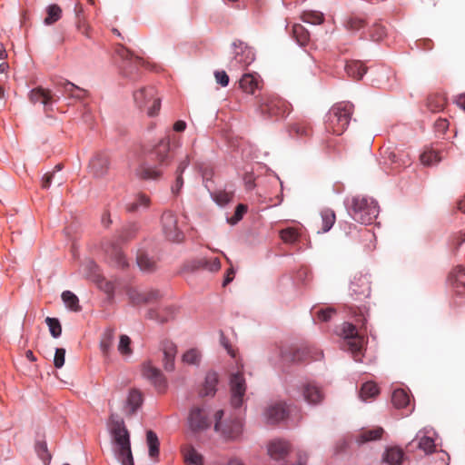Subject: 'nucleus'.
<instances>
[{
  "instance_id": "37998d69",
  "label": "nucleus",
  "mask_w": 465,
  "mask_h": 465,
  "mask_svg": "<svg viewBox=\"0 0 465 465\" xmlns=\"http://www.w3.org/2000/svg\"><path fill=\"white\" fill-rule=\"evenodd\" d=\"M420 162L423 165H432L438 163L441 157L440 156L438 149L427 148L420 156Z\"/></svg>"
},
{
  "instance_id": "5fc2aeb1",
  "label": "nucleus",
  "mask_w": 465,
  "mask_h": 465,
  "mask_svg": "<svg viewBox=\"0 0 465 465\" xmlns=\"http://www.w3.org/2000/svg\"><path fill=\"white\" fill-rule=\"evenodd\" d=\"M35 450L39 459L47 465L51 460V454L47 449L46 441L37 440L35 445Z\"/></svg>"
},
{
  "instance_id": "bb28decb",
  "label": "nucleus",
  "mask_w": 465,
  "mask_h": 465,
  "mask_svg": "<svg viewBox=\"0 0 465 465\" xmlns=\"http://www.w3.org/2000/svg\"><path fill=\"white\" fill-rule=\"evenodd\" d=\"M151 205V198L144 193H135L132 200L125 205V210L128 213H136L139 211L147 210Z\"/></svg>"
},
{
  "instance_id": "4c0bfd02",
  "label": "nucleus",
  "mask_w": 465,
  "mask_h": 465,
  "mask_svg": "<svg viewBox=\"0 0 465 465\" xmlns=\"http://www.w3.org/2000/svg\"><path fill=\"white\" fill-rule=\"evenodd\" d=\"M391 402L397 409L406 408L410 404V396L403 389H396L392 392Z\"/></svg>"
},
{
  "instance_id": "cd10ccee",
  "label": "nucleus",
  "mask_w": 465,
  "mask_h": 465,
  "mask_svg": "<svg viewBox=\"0 0 465 465\" xmlns=\"http://www.w3.org/2000/svg\"><path fill=\"white\" fill-rule=\"evenodd\" d=\"M162 350L163 354V368L167 371H173L175 366L174 361L177 353V347L173 341H164L162 343Z\"/></svg>"
},
{
  "instance_id": "dca6fc26",
  "label": "nucleus",
  "mask_w": 465,
  "mask_h": 465,
  "mask_svg": "<svg viewBox=\"0 0 465 465\" xmlns=\"http://www.w3.org/2000/svg\"><path fill=\"white\" fill-rule=\"evenodd\" d=\"M371 294V285L366 276H355L350 284V295L356 302H363Z\"/></svg>"
},
{
  "instance_id": "9d476101",
  "label": "nucleus",
  "mask_w": 465,
  "mask_h": 465,
  "mask_svg": "<svg viewBox=\"0 0 465 465\" xmlns=\"http://www.w3.org/2000/svg\"><path fill=\"white\" fill-rule=\"evenodd\" d=\"M133 97L136 106L141 110H146L149 116L158 114L161 109V98L154 86L141 87L134 92Z\"/></svg>"
},
{
  "instance_id": "aec40b11",
  "label": "nucleus",
  "mask_w": 465,
  "mask_h": 465,
  "mask_svg": "<svg viewBox=\"0 0 465 465\" xmlns=\"http://www.w3.org/2000/svg\"><path fill=\"white\" fill-rule=\"evenodd\" d=\"M189 425L193 431H200L209 428L211 420L206 410L201 407H193L190 411Z\"/></svg>"
},
{
  "instance_id": "58836bf2",
  "label": "nucleus",
  "mask_w": 465,
  "mask_h": 465,
  "mask_svg": "<svg viewBox=\"0 0 465 465\" xmlns=\"http://www.w3.org/2000/svg\"><path fill=\"white\" fill-rule=\"evenodd\" d=\"M302 235L301 228L287 227L280 231V237L285 243H295Z\"/></svg>"
},
{
  "instance_id": "0eeeda50",
  "label": "nucleus",
  "mask_w": 465,
  "mask_h": 465,
  "mask_svg": "<svg viewBox=\"0 0 465 465\" xmlns=\"http://www.w3.org/2000/svg\"><path fill=\"white\" fill-rule=\"evenodd\" d=\"M342 337V348L349 351L356 361H361L362 351L366 344L365 337L359 332L356 326L350 322H344L340 331Z\"/></svg>"
},
{
  "instance_id": "864d4df0",
  "label": "nucleus",
  "mask_w": 465,
  "mask_h": 465,
  "mask_svg": "<svg viewBox=\"0 0 465 465\" xmlns=\"http://www.w3.org/2000/svg\"><path fill=\"white\" fill-rule=\"evenodd\" d=\"M321 217L322 223V231L323 232H327L328 231L331 230V228L333 226L335 223V213L331 209H323L321 212Z\"/></svg>"
},
{
  "instance_id": "6e6552de",
  "label": "nucleus",
  "mask_w": 465,
  "mask_h": 465,
  "mask_svg": "<svg viewBox=\"0 0 465 465\" xmlns=\"http://www.w3.org/2000/svg\"><path fill=\"white\" fill-rule=\"evenodd\" d=\"M323 352L316 347L291 346L279 348V360L287 363H301L307 361H319L322 359Z\"/></svg>"
},
{
  "instance_id": "f704fd0d",
  "label": "nucleus",
  "mask_w": 465,
  "mask_h": 465,
  "mask_svg": "<svg viewBox=\"0 0 465 465\" xmlns=\"http://www.w3.org/2000/svg\"><path fill=\"white\" fill-rule=\"evenodd\" d=\"M218 384V375L216 372L210 371L205 376V381L203 389L200 391L202 397L213 396L216 392V386Z\"/></svg>"
},
{
  "instance_id": "13d9d810",
  "label": "nucleus",
  "mask_w": 465,
  "mask_h": 465,
  "mask_svg": "<svg viewBox=\"0 0 465 465\" xmlns=\"http://www.w3.org/2000/svg\"><path fill=\"white\" fill-rule=\"evenodd\" d=\"M183 361L190 365H199L201 353L197 349H190L183 355Z\"/></svg>"
},
{
  "instance_id": "774afa93",
  "label": "nucleus",
  "mask_w": 465,
  "mask_h": 465,
  "mask_svg": "<svg viewBox=\"0 0 465 465\" xmlns=\"http://www.w3.org/2000/svg\"><path fill=\"white\" fill-rule=\"evenodd\" d=\"M214 76L216 82L221 84L223 87H226L229 84V76L225 71H215Z\"/></svg>"
},
{
  "instance_id": "052dcab7",
  "label": "nucleus",
  "mask_w": 465,
  "mask_h": 465,
  "mask_svg": "<svg viewBox=\"0 0 465 465\" xmlns=\"http://www.w3.org/2000/svg\"><path fill=\"white\" fill-rule=\"evenodd\" d=\"M291 37L300 46H305L310 42L309 31H290Z\"/></svg>"
},
{
  "instance_id": "f3484780",
  "label": "nucleus",
  "mask_w": 465,
  "mask_h": 465,
  "mask_svg": "<svg viewBox=\"0 0 465 465\" xmlns=\"http://www.w3.org/2000/svg\"><path fill=\"white\" fill-rule=\"evenodd\" d=\"M110 167V157L106 152H98L93 155L89 162V172L95 177L104 176Z\"/></svg>"
},
{
  "instance_id": "603ef678",
  "label": "nucleus",
  "mask_w": 465,
  "mask_h": 465,
  "mask_svg": "<svg viewBox=\"0 0 465 465\" xmlns=\"http://www.w3.org/2000/svg\"><path fill=\"white\" fill-rule=\"evenodd\" d=\"M93 280L96 282L99 289H101L106 294H108L109 296L114 295L115 284L113 282L106 280L104 276L100 275L99 273L94 274Z\"/></svg>"
},
{
  "instance_id": "a18cd8bd",
  "label": "nucleus",
  "mask_w": 465,
  "mask_h": 465,
  "mask_svg": "<svg viewBox=\"0 0 465 465\" xmlns=\"http://www.w3.org/2000/svg\"><path fill=\"white\" fill-rule=\"evenodd\" d=\"M388 159L391 163L396 164L397 168L407 167L411 164V158L408 153L398 155L395 152H386Z\"/></svg>"
},
{
  "instance_id": "2f4dec72",
  "label": "nucleus",
  "mask_w": 465,
  "mask_h": 465,
  "mask_svg": "<svg viewBox=\"0 0 465 465\" xmlns=\"http://www.w3.org/2000/svg\"><path fill=\"white\" fill-rule=\"evenodd\" d=\"M181 452L185 463L191 465H203V457L194 449L193 445H184Z\"/></svg>"
},
{
  "instance_id": "c03bdc74",
  "label": "nucleus",
  "mask_w": 465,
  "mask_h": 465,
  "mask_svg": "<svg viewBox=\"0 0 465 465\" xmlns=\"http://www.w3.org/2000/svg\"><path fill=\"white\" fill-rule=\"evenodd\" d=\"M146 441L149 449V456L152 459L158 458L160 442L155 432L148 430L146 432Z\"/></svg>"
},
{
  "instance_id": "09e8293b",
  "label": "nucleus",
  "mask_w": 465,
  "mask_h": 465,
  "mask_svg": "<svg viewBox=\"0 0 465 465\" xmlns=\"http://www.w3.org/2000/svg\"><path fill=\"white\" fill-rule=\"evenodd\" d=\"M62 300L69 310L73 312L81 311V306L79 305V299L74 292L70 291L63 292Z\"/></svg>"
},
{
  "instance_id": "f8f14e48",
  "label": "nucleus",
  "mask_w": 465,
  "mask_h": 465,
  "mask_svg": "<svg viewBox=\"0 0 465 465\" xmlns=\"http://www.w3.org/2000/svg\"><path fill=\"white\" fill-rule=\"evenodd\" d=\"M163 232L167 240L179 242L183 240V232L178 224L177 215L170 210L164 211L161 217Z\"/></svg>"
},
{
  "instance_id": "1a4fd4ad",
  "label": "nucleus",
  "mask_w": 465,
  "mask_h": 465,
  "mask_svg": "<svg viewBox=\"0 0 465 465\" xmlns=\"http://www.w3.org/2000/svg\"><path fill=\"white\" fill-rule=\"evenodd\" d=\"M267 451L269 456L281 462V465H305L307 462L308 456L305 452L299 450L297 455V463H293L289 460L291 454L290 443L281 439H274L271 440L267 445Z\"/></svg>"
},
{
  "instance_id": "7ed1b4c3",
  "label": "nucleus",
  "mask_w": 465,
  "mask_h": 465,
  "mask_svg": "<svg viewBox=\"0 0 465 465\" xmlns=\"http://www.w3.org/2000/svg\"><path fill=\"white\" fill-rule=\"evenodd\" d=\"M348 214L357 223L371 224L378 217L380 207L376 200L366 195H353L344 200Z\"/></svg>"
},
{
  "instance_id": "a211bd4d",
  "label": "nucleus",
  "mask_w": 465,
  "mask_h": 465,
  "mask_svg": "<svg viewBox=\"0 0 465 465\" xmlns=\"http://www.w3.org/2000/svg\"><path fill=\"white\" fill-rule=\"evenodd\" d=\"M56 89L64 97L84 101L89 95L87 90L83 89L67 80H60L55 84Z\"/></svg>"
},
{
  "instance_id": "39448f33",
  "label": "nucleus",
  "mask_w": 465,
  "mask_h": 465,
  "mask_svg": "<svg viewBox=\"0 0 465 465\" xmlns=\"http://www.w3.org/2000/svg\"><path fill=\"white\" fill-rule=\"evenodd\" d=\"M256 112L266 120L279 121L291 113V104L275 94L264 93L257 98Z\"/></svg>"
},
{
  "instance_id": "2eb2a0df",
  "label": "nucleus",
  "mask_w": 465,
  "mask_h": 465,
  "mask_svg": "<svg viewBox=\"0 0 465 465\" xmlns=\"http://www.w3.org/2000/svg\"><path fill=\"white\" fill-rule=\"evenodd\" d=\"M126 293L130 302L135 306L151 303L161 298L160 292L154 289L140 291L137 288L130 287Z\"/></svg>"
},
{
  "instance_id": "a19ab883",
  "label": "nucleus",
  "mask_w": 465,
  "mask_h": 465,
  "mask_svg": "<svg viewBox=\"0 0 465 465\" xmlns=\"http://www.w3.org/2000/svg\"><path fill=\"white\" fill-rule=\"evenodd\" d=\"M139 225L135 223H131L124 225L119 232V241L121 242H127L137 235Z\"/></svg>"
},
{
  "instance_id": "de8ad7c7",
  "label": "nucleus",
  "mask_w": 465,
  "mask_h": 465,
  "mask_svg": "<svg viewBox=\"0 0 465 465\" xmlns=\"http://www.w3.org/2000/svg\"><path fill=\"white\" fill-rule=\"evenodd\" d=\"M446 105V99L441 94H433L429 96L427 101V107L433 113L440 112Z\"/></svg>"
},
{
  "instance_id": "393cba45",
  "label": "nucleus",
  "mask_w": 465,
  "mask_h": 465,
  "mask_svg": "<svg viewBox=\"0 0 465 465\" xmlns=\"http://www.w3.org/2000/svg\"><path fill=\"white\" fill-rule=\"evenodd\" d=\"M177 309L174 306H164L157 309H150L147 318L160 323L167 322L174 319Z\"/></svg>"
},
{
  "instance_id": "c85d7f7f",
  "label": "nucleus",
  "mask_w": 465,
  "mask_h": 465,
  "mask_svg": "<svg viewBox=\"0 0 465 465\" xmlns=\"http://www.w3.org/2000/svg\"><path fill=\"white\" fill-rule=\"evenodd\" d=\"M312 133V124L307 121H299L290 125L289 134L292 137L305 138Z\"/></svg>"
},
{
  "instance_id": "8fccbe9b",
  "label": "nucleus",
  "mask_w": 465,
  "mask_h": 465,
  "mask_svg": "<svg viewBox=\"0 0 465 465\" xmlns=\"http://www.w3.org/2000/svg\"><path fill=\"white\" fill-rule=\"evenodd\" d=\"M379 394V388L375 382L367 381L363 383L360 391V397L362 401L372 399Z\"/></svg>"
},
{
  "instance_id": "3c124183",
  "label": "nucleus",
  "mask_w": 465,
  "mask_h": 465,
  "mask_svg": "<svg viewBox=\"0 0 465 465\" xmlns=\"http://www.w3.org/2000/svg\"><path fill=\"white\" fill-rule=\"evenodd\" d=\"M348 26L350 27V29H361L366 26L381 27V29H384L386 27V25L377 23H373L371 25L369 21L361 17L353 16L348 20Z\"/></svg>"
},
{
  "instance_id": "a878e982",
  "label": "nucleus",
  "mask_w": 465,
  "mask_h": 465,
  "mask_svg": "<svg viewBox=\"0 0 465 465\" xmlns=\"http://www.w3.org/2000/svg\"><path fill=\"white\" fill-rule=\"evenodd\" d=\"M104 252L110 261L118 268L124 269L128 266V262L124 255L118 243L111 242L104 247Z\"/></svg>"
},
{
  "instance_id": "4468645a",
  "label": "nucleus",
  "mask_w": 465,
  "mask_h": 465,
  "mask_svg": "<svg viewBox=\"0 0 465 465\" xmlns=\"http://www.w3.org/2000/svg\"><path fill=\"white\" fill-rule=\"evenodd\" d=\"M143 376L150 381L159 393H164L167 390V381L159 369L146 362L142 368Z\"/></svg>"
},
{
  "instance_id": "49530a36",
  "label": "nucleus",
  "mask_w": 465,
  "mask_h": 465,
  "mask_svg": "<svg viewBox=\"0 0 465 465\" xmlns=\"http://www.w3.org/2000/svg\"><path fill=\"white\" fill-rule=\"evenodd\" d=\"M213 200L220 206L228 204L233 197V192L226 190L209 191Z\"/></svg>"
},
{
  "instance_id": "e2e57ef3",
  "label": "nucleus",
  "mask_w": 465,
  "mask_h": 465,
  "mask_svg": "<svg viewBox=\"0 0 465 465\" xmlns=\"http://www.w3.org/2000/svg\"><path fill=\"white\" fill-rule=\"evenodd\" d=\"M118 351L122 355H130L132 353L131 339L127 335H121L118 345Z\"/></svg>"
},
{
  "instance_id": "338daca9",
  "label": "nucleus",
  "mask_w": 465,
  "mask_h": 465,
  "mask_svg": "<svg viewBox=\"0 0 465 465\" xmlns=\"http://www.w3.org/2000/svg\"><path fill=\"white\" fill-rule=\"evenodd\" d=\"M65 350L57 348L54 353V365L55 368L60 369L64 364Z\"/></svg>"
},
{
  "instance_id": "9b49d317",
  "label": "nucleus",
  "mask_w": 465,
  "mask_h": 465,
  "mask_svg": "<svg viewBox=\"0 0 465 465\" xmlns=\"http://www.w3.org/2000/svg\"><path fill=\"white\" fill-rule=\"evenodd\" d=\"M233 57L230 62V67L241 70L248 67L255 60V54L252 47L241 40L232 44Z\"/></svg>"
},
{
  "instance_id": "6ab92c4d",
  "label": "nucleus",
  "mask_w": 465,
  "mask_h": 465,
  "mask_svg": "<svg viewBox=\"0 0 465 465\" xmlns=\"http://www.w3.org/2000/svg\"><path fill=\"white\" fill-rule=\"evenodd\" d=\"M214 417H215L214 430L216 431H221L225 438L234 440L242 434V422L240 419H235L229 427L222 430L221 420L223 417V411L220 410V411H216Z\"/></svg>"
},
{
  "instance_id": "f257e3e1",
  "label": "nucleus",
  "mask_w": 465,
  "mask_h": 465,
  "mask_svg": "<svg viewBox=\"0 0 465 465\" xmlns=\"http://www.w3.org/2000/svg\"><path fill=\"white\" fill-rule=\"evenodd\" d=\"M113 57L117 64L120 74L129 82L142 79L143 71L158 72L162 66L141 55L134 54L123 44L116 43L113 51Z\"/></svg>"
},
{
  "instance_id": "0e129e2a",
  "label": "nucleus",
  "mask_w": 465,
  "mask_h": 465,
  "mask_svg": "<svg viewBox=\"0 0 465 465\" xmlns=\"http://www.w3.org/2000/svg\"><path fill=\"white\" fill-rule=\"evenodd\" d=\"M202 265L204 269H206L210 272H217L221 268V261L217 257L211 258V259H204L202 261Z\"/></svg>"
},
{
  "instance_id": "ea45409f",
  "label": "nucleus",
  "mask_w": 465,
  "mask_h": 465,
  "mask_svg": "<svg viewBox=\"0 0 465 465\" xmlns=\"http://www.w3.org/2000/svg\"><path fill=\"white\" fill-rule=\"evenodd\" d=\"M114 330L106 329L100 341V350L105 358H108L114 343Z\"/></svg>"
},
{
  "instance_id": "5701e85b",
  "label": "nucleus",
  "mask_w": 465,
  "mask_h": 465,
  "mask_svg": "<svg viewBox=\"0 0 465 465\" xmlns=\"http://www.w3.org/2000/svg\"><path fill=\"white\" fill-rule=\"evenodd\" d=\"M262 79L257 73L244 74L240 80L241 89L250 94H255L256 91L262 88Z\"/></svg>"
},
{
  "instance_id": "e433bc0d",
  "label": "nucleus",
  "mask_w": 465,
  "mask_h": 465,
  "mask_svg": "<svg viewBox=\"0 0 465 465\" xmlns=\"http://www.w3.org/2000/svg\"><path fill=\"white\" fill-rule=\"evenodd\" d=\"M143 403V395L140 391L133 389L127 398V408L130 415L136 412Z\"/></svg>"
},
{
  "instance_id": "7c9ffc66",
  "label": "nucleus",
  "mask_w": 465,
  "mask_h": 465,
  "mask_svg": "<svg viewBox=\"0 0 465 465\" xmlns=\"http://www.w3.org/2000/svg\"><path fill=\"white\" fill-rule=\"evenodd\" d=\"M368 311L369 307L366 304H353L350 307V314L356 323L360 325L361 329L366 330Z\"/></svg>"
},
{
  "instance_id": "6e6d98bb",
  "label": "nucleus",
  "mask_w": 465,
  "mask_h": 465,
  "mask_svg": "<svg viewBox=\"0 0 465 465\" xmlns=\"http://www.w3.org/2000/svg\"><path fill=\"white\" fill-rule=\"evenodd\" d=\"M137 264L142 271L146 272H150L155 268V262L143 252L138 253Z\"/></svg>"
},
{
  "instance_id": "473e14b6",
  "label": "nucleus",
  "mask_w": 465,
  "mask_h": 465,
  "mask_svg": "<svg viewBox=\"0 0 465 465\" xmlns=\"http://www.w3.org/2000/svg\"><path fill=\"white\" fill-rule=\"evenodd\" d=\"M403 457L404 452L401 448L390 447L383 453L382 460L388 465H401Z\"/></svg>"
},
{
  "instance_id": "4d7b16f0",
  "label": "nucleus",
  "mask_w": 465,
  "mask_h": 465,
  "mask_svg": "<svg viewBox=\"0 0 465 465\" xmlns=\"http://www.w3.org/2000/svg\"><path fill=\"white\" fill-rule=\"evenodd\" d=\"M302 19L305 23H308V24H311L313 25H318L323 22L324 17H323V14L321 12L306 11V12H303V14L302 15Z\"/></svg>"
},
{
  "instance_id": "c756f323",
  "label": "nucleus",
  "mask_w": 465,
  "mask_h": 465,
  "mask_svg": "<svg viewBox=\"0 0 465 465\" xmlns=\"http://www.w3.org/2000/svg\"><path fill=\"white\" fill-rule=\"evenodd\" d=\"M416 438L419 440L418 448L423 450L425 454L434 452L436 444L433 435H430V432L420 430Z\"/></svg>"
},
{
  "instance_id": "ddd939ff",
  "label": "nucleus",
  "mask_w": 465,
  "mask_h": 465,
  "mask_svg": "<svg viewBox=\"0 0 465 465\" xmlns=\"http://www.w3.org/2000/svg\"><path fill=\"white\" fill-rule=\"evenodd\" d=\"M231 404L234 409L240 408L243 403L246 391L245 379L242 371L232 374L230 378Z\"/></svg>"
},
{
  "instance_id": "412c9836",
  "label": "nucleus",
  "mask_w": 465,
  "mask_h": 465,
  "mask_svg": "<svg viewBox=\"0 0 465 465\" xmlns=\"http://www.w3.org/2000/svg\"><path fill=\"white\" fill-rule=\"evenodd\" d=\"M301 391L304 401L311 405L321 403L324 398L322 389L314 381L303 383L301 387Z\"/></svg>"
},
{
  "instance_id": "79ce46f5",
  "label": "nucleus",
  "mask_w": 465,
  "mask_h": 465,
  "mask_svg": "<svg viewBox=\"0 0 465 465\" xmlns=\"http://www.w3.org/2000/svg\"><path fill=\"white\" fill-rule=\"evenodd\" d=\"M383 433V429L381 427H377L371 430H362L357 437V441L359 444H362L371 440H375L381 438Z\"/></svg>"
},
{
  "instance_id": "bf43d9fd",
  "label": "nucleus",
  "mask_w": 465,
  "mask_h": 465,
  "mask_svg": "<svg viewBox=\"0 0 465 465\" xmlns=\"http://www.w3.org/2000/svg\"><path fill=\"white\" fill-rule=\"evenodd\" d=\"M45 322L48 325L51 335L54 338H58L62 333V326L58 319L47 317Z\"/></svg>"
},
{
  "instance_id": "72a5a7b5",
  "label": "nucleus",
  "mask_w": 465,
  "mask_h": 465,
  "mask_svg": "<svg viewBox=\"0 0 465 465\" xmlns=\"http://www.w3.org/2000/svg\"><path fill=\"white\" fill-rule=\"evenodd\" d=\"M345 71L349 76L360 80L366 74L367 67L359 60H351L346 63Z\"/></svg>"
},
{
  "instance_id": "c9c22d12",
  "label": "nucleus",
  "mask_w": 465,
  "mask_h": 465,
  "mask_svg": "<svg viewBox=\"0 0 465 465\" xmlns=\"http://www.w3.org/2000/svg\"><path fill=\"white\" fill-rule=\"evenodd\" d=\"M62 14L63 10L58 5L53 4L48 5L45 9L44 24L47 26L53 25L54 23L61 19Z\"/></svg>"
},
{
  "instance_id": "423d86ee",
  "label": "nucleus",
  "mask_w": 465,
  "mask_h": 465,
  "mask_svg": "<svg viewBox=\"0 0 465 465\" xmlns=\"http://www.w3.org/2000/svg\"><path fill=\"white\" fill-rule=\"evenodd\" d=\"M353 108L350 102H341L332 105L325 116L326 131L336 135L342 134L351 122Z\"/></svg>"
},
{
  "instance_id": "20e7f679",
  "label": "nucleus",
  "mask_w": 465,
  "mask_h": 465,
  "mask_svg": "<svg viewBox=\"0 0 465 465\" xmlns=\"http://www.w3.org/2000/svg\"><path fill=\"white\" fill-rule=\"evenodd\" d=\"M111 433L117 447L115 455L122 465H134L131 450L130 434L124 420L116 415L110 416Z\"/></svg>"
},
{
  "instance_id": "f03ea898",
  "label": "nucleus",
  "mask_w": 465,
  "mask_h": 465,
  "mask_svg": "<svg viewBox=\"0 0 465 465\" xmlns=\"http://www.w3.org/2000/svg\"><path fill=\"white\" fill-rule=\"evenodd\" d=\"M172 140L174 143L175 137L165 136L152 147L147 153L148 159L157 164L141 163L136 169V175L140 179L157 181L162 178L163 169L169 166L173 161V155L170 153Z\"/></svg>"
},
{
  "instance_id": "b1692460",
  "label": "nucleus",
  "mask_w": 465,
  "mask_h": 465,
  "mask_svg": "<svg viewBox=\"0 0 465 465\" xmlns=\"http://www.w3.org/2000/svg\"><path fill=\"white\" fill-rule=\"evenodd\" d=\"M290 410L285 403L278 402L269 406L265 411L267 422L276 424L289 415Z\"/></svg>"
},
{
  "instance_id": "69168bd1",
  "label": "nucleus",
  "mask_w": 465,
  "mask_h": 465,
  "mask_svg": "<svg viewBox=\"0 0 465 465\" xmlns=\"http://www.w3.org/2000/svg\"><path fill=\"white\" fill-rule=\"evenodd\" d=\"M248 208L247 205L243 203H240L236 206L234 214L229 219V223L232 224H235L240 222L243 215L246 213Z\"/></svg>"
},
{
  "instance_id": "680f3d73",
  "label": "nucleus",
  "mask_w": 465,
  "mask_h": 465,
  "mask_svg": "<svg viewBox=\"0 0 465 465\" xmlns=\"http://www.w3.org/2000/svg\"><path fill=\"white\" fill-rule=\"evenodd\" d=\"M336 314V310L332 307L322 308L317 312L316 319L319 322H326Z\"/></svg>"
},
{
  "instance_id": "4be33fe9",
  "label": "nucleus",
  "mask_w": 465,
  "mask_h": 465,
  "mask_svg": "<svg viewBox=\"0 0 465 465\" xmlns=\"http://www.w3.org/2000/svg\"><path fill=\"white\" fill-rule=\"evenodd\" d=\"M29 99L33 104L41 103L45 110H52L54 103L59 99L50 90L42 87H36L30 91Z\"/></svg>"
}]
</instances>
